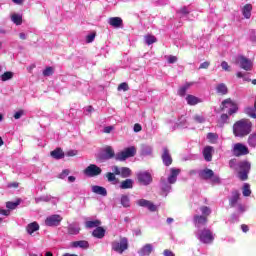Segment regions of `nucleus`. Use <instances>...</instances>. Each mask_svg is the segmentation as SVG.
Segmentation results:
<instances>
[{
  "mask_svg": "<svg viewBox=\"0 0 256 256\" xmlns=\"http://www.w3.org/2000/svg\"><path fill=\"white\" fill-rule=\"evenodd\" d=\"M118 91H129V84L123 82L118 86Z\"/></svg>",
  "mask_w": 256,
  "mask_h": 256,
  "instance_id": "obj_55",
  "label": "nucleus"
},
{
  "mask_svg": "<svg viewBox=\"0 0 256 256\" xmlns=\"http://www.w3.org/2000/svg\"><path fill=\"white\" fill-rule=\"evenodd\" d=\"M162 163L165 165V167H170L173 163V158L171 157V154L169 153V148L163 147L162 148Z\"/></svg>",
  "mask_w": 256,
  "mask_h": 256,
  "instance_id": "obj_17",
  "label": "nucleus"
},
{
  "mask_svg": "<svg viewBox=\"0 0 256 256\" xmlns=\"http://www.w3.org/2000/svg\"><path fill=\"white\" fill-rule=\"evenodd\" d=\"M69 169H64L58 176L59 179H65L69 176Z\"/></svg>",
  "mask_w": 256,
  "mask_h": 256,
  "instance_id": "obj_56",
  "label": "nucleus"
},
{
  "mask_svg": "<svg viewBox=\"0 0 256 256\" xmlns=\"http://www.w3.org/2000/svg\"><path fill=\"white\" fill-rule=\"evenodd\" d=\"M207 139L210 143H217V139H219V135L217 133L209 132L207 134Z\"/></svg>",
  "mask_w": 256,
  "mask_h": 256,
  "instance_id": "obj_48",
  "label": "nucleus"
},
{
  "mask_svg": "<svg viewBox=\"0 0 256 256\" xmlns=\"http://www.w3.org/2000/svg\"><path fill=\"white\" fill-rule=\"evenodd\" d=\"M152 4L154 7H165V5H169V0H153Z\"/></svg>",
  "mask_w": 256,
  "mask_h": 256,
  "instance_id": "obj_46",
  "label": "nucleus"
},
{
  "mask_svg": "<svg viewBox=\"0 0 256 256\" xmlns=\"http://www.w3.org/2000/svg\"><path fill=\"white\" fill-rule=\"evenodd\" d=\"M171 185H175L174 183H170L169 179L162 177L160 179V183H159V187L160 190L162 192V195H164V197H167V195H169V193H171Z\"/></svg>",
  "mask_w": 256,
  "mask_h": 256,
  "instance_id": "obj_14",
  "label": "nucleus"
},
{
  "mask_svg": "<svg viewBox=\"0 0 256 256\" xmlns=\"http://www.w3.org/2000/svg\"><path fill=\"white\" fill-rule=\"evenodd\" d=\"M129 249V240L127 237H123L120 239V242L114 241L112 242V251L119 253L122 255L123 252Z\"/></svg>",
  "mask_w": 256,
  "mask_h": 256,
  "instance_id": "obj_8",
  "label": "nucleus"
},
{
  "mask_svg": "<svg viewBox=\"0 0 256 256\" xmlns=\"http://www.w3.org/2000/svg\"><path fill=\"white\" fill-rule=\"evenodd\" d=\"M73 249H89V242L86 240L74 241L71 243Z\"/></svg>",
  "mask_w": 256,
  "mask_h": 256,
  "instance_id": "obj_28",
  "label": "nucleus"
},
{
  "mask_svg": "<svg viewBox=\"0 0 256 256\" xmlns=\"http://www.w3.org/2000/svg\"><path fill=\"white\" fill-rule=\"evenodd\" d=\"M101 173H103V170L97 164H90L84 169V175L86 177H99Z\"/></svg>",
  "mask_w": 256,
  "mask_h": 256,
  "instance_id": "obj_11",
  "label": "nucleus"
},
{
  "mask_svg": "<svg viewBox=\"0 0 256 256\" xmlns=\"http://www.w3.org/2000/svg\"><path fill=\"white\" fill-rule=\"evenodd\" d=\"M241 216L239 215V214H232V216H231V223H239V218H240Z\"/></svg>",
  "mask_w": 256,
  "mask_h": 256,
  "instance_id": "obj_59",
  "label": "nucleus"
},
{
  "mask_svg": "<svg viewBox=\"0 0 256 256\" xmlns=\"http://www.w3.org/2000/svg\"><path fill=\"white\" fill-rule=\"evenodd\" d=\"M231 153L234 157H243L249 155V148L243 143H236L234 144Z\"/></svg>",
  "mask_w": 256,
  "mask_h": 256,
  "instance_id": "obj_10",
  "label": "nucleus"
},
{
  "mask_svg": "<svg viewBox=\"0 0 256 256\" xmlns=\"http://www.w3.org/2000/svg\"><path fill=\"white\" fill-rule=\"evenodd\" d=\"M236 76L238 77V79H243V81H247L248 83L252 81L251 78L245 77V74H243L242 72H237Z\"/></svg>",
  "mask_w": 256,
  "mask_h": 256,
  "instance_id": "obj_54",
  "label": "nucleus"
},
{
  "mask_svg": "<svg viewBox=\"0 0 256 256\" xmlns=\"http://www.w3.org/2000/svg\"><path fill=\"white\" fill-rule=\"evenodd\" d=\"M216 91L220 95H227V93H229V89L227 88V85H225L224 83L218 84L216 87Z\"/></svg>",
  "mask_w": 256,
  "mask_h": 256,
  "instance_id": "obj_39",
  "label": "nucleus"
},
{
  "mask_svg": "<svg viewBox=\"0 0 256 256\" xmlns=\"http://www.w3.org/2000/svg\"><path fill=\"white\" fill-rule=\"evenodd\" d=\"M51 199V195H43L40 197L35 198V203H49V200Z\"/></svg>",
  "mask_w": 256,
  "mask_h": 256,
  "instance_id": "obj_49",
  "label": "nucleus"
},
{
  "mask_svg": "<svg viewBox=\"0 0 256 256\" xmlns=\"http://www.w3.org/2000/svg\"><path fill=\"white\" fill-rule=\"evenodd\" d=\"M137 154V148L135 146H130L124 148L122 152L116 154L115 159L116 161H127L129 157H135Z\"/></svg>",
  "mask_w": 256,
  "mask_h": 256,
  "instance_id": "obj_7",
  "label": "nucleus"
},
{
  "mask_svg": "<svg viewBox=\"0 0 256 256\" xmlns=\"http://www.w3.org/2000/svg\"><path fill=\"white\" fill-rule=\"evenodd\" d=\"M138 183L140 185H143L144 187H147L153 183V176L149 171H140L136 174Z\"/></svg>",
  "mask_w": 256,
  "mask_h": 256,
  "instance_id": "obj_9",
  "label": "nucleus"
},
{
  "mask_svg": "<svg viewBox=\"0 0 256 256\" xmlns=\"http://www.w3.org/2000/svg\"><path fill=\"white\" fill-rule=\"evenodd\" d=\"M108 23L111 27H114V29L123 27V19H121V17H111L109 18Z\"/></svg>",
  "mask_w": 256,
  "mask_h": 256,
  "instance_id": "obj_25",
  "label": "nucleus"
},
{
  "mask_svg": "<svg viewBox=\"0 0 256 256\" xmlns=\"http://www.w3.org/2000/svg\"><path fill=\"white\" fill-rule=\"evenodd\" d=\"M11 19L15 25H21L23 23V16L21 14H13Z\"/></svg>",
  "mask_w": 256,
  "mask_h": 256,
  "instance_id": "obj_45",
  "label": "nucleus"
},
{
  "mask_svg": "<svg viewBox=\"0 0 256 256\" xmlns=\"http://www.w3.org/2000/svg\"><path fill=\"white\" fill-rule=\"evenodd\" d=\"M111 171L113 172H107L106 173V179L108 183H112V185H117L119 183V179L116 175H119L121 179H129L131 175L133 174V171H131V168L129 167H119L117 165L111 166Z\"/></svg>",
  "mask_w": 256,
  "mask_h": 256,
  "instance_id": "obj_2",
  "label": "nucleus"
},
{
  "mask_svg": "<svg viewBox=\"0 0 256 256\" xmlns=\"http://www.w3.org/2000/svg\"><path fill=\"white\" fill-rule=\"evenodd\" d=\"M40 226L39 223L37 222H31L26 226V231L28 233V235H32L35 233V231H39Z\"/></svg>",
  "mask_w": 256,
  "mask_h": 256,
  "instance_id": "obj_32",
  "label": "nucleus"
},
{
  "mask_svg": "<svg viewBox=\"0 0 256 256\" xmlns=\"http://www.w3.org/2000/svg\"><path fill=\"white\" fill-rule=\"evenodd\" d=\"M251 11H253V6L251 4H246L242 8V14L245 19H251Z\"/></svg>",
  "mask_w": 256,
  "mask_h": 256,
  "instance_id": "obj_35",
  "label": "nucleus"
},
{
  "mask_svg": "<svg viewBox=\"0 0 256 256\" xmlns=\"http://www.w3.org/2000/svg\"><path fill=\"white\" fill-rule=\"evenodd\" d=\"M51 157H53V159H63L65 157V152H63V150L61 148H56L55 150H53L50 153Z\"/></svg>",
  "mask_w": 256,
  "mask_h": 256,
  "instance_id": "obj_34",
  "label": "nucleus"
},
{
  "mask_svg": "<svg viewBox=\"0 0 256 256\" xmlns=\"http://www.w3.org/2000/svg\"><path fill=\"white\" fill-rule=\"evenodd\" d=\"M139 207H145L146 209L150 210L152 213L157 211V205L153 204V202L146 200V199H139L137 202Z\"/></svg>",
  "mask_w": 256,
  "mask_h": 256,
  "instance_id": "obj_15",
  "label": "nucleus"
},
{
  "mask_svg": "<svg viewBox=\"0 0 256 256\" xmlns=\"http://www.w3.org/2000/svg\"><path fill=\"white\" fill-rule=\"evenodd\" d=\"M113 157H117V155H115V150H113L111 146L106 147L101 154V158L104 161H109V159H113Z\"/></svg>",
  "mask_w": 256,
  "mask_h": 256,
  "instance_id": "obj_20",
  "label": "nucleus"
},
{
  "mask_svg": "<svg viewBox=\"0 0 256 256\" xmlns=\"http://www.w3.org/2000/svg\"><path fill=\"white\" fill-rule=\"evenodd\" d=\"M133 185H135V181L131 178H126L120 183L119 187L120 189H133Z\"/></svg>",
  "mask_w": 256,
  "mask_h": 256,
  "instance_id": "obj_30",
  "label": "nucleus"
},
{
  "mask_svg": "<svg viewBox=\"0 0 256 256\" xmlns=\"http://www.w3.org/2000/svg\"><path fill=\"white\" fill-rule=\"evenodd\" d=\"M144 43L146 45H153V43H157V37L151 34H147L144 36Z\"/></svg>",
  "mask_w": 256,
  "mask_h": 256,
  "instance_id": "obj_41",
  "label": "nucleus"
},
{
  "mask_svg": "<svg viewBox=\"0 0 256 256\" xmlns=\"http://www.w3.org/2000/svg\"><path fill=\"white\" fill-rule=\"evenodd\" d=\"M120 203L124 209H129V207H131V199L125 194L120 197Z\"/></svg>",
  "mask_w": 256,
  "mask_h": 256,
  "instance_id": "obj_38",
  "label": "nucleus"
},
{
  "mask_svg": "<svg viewBox=\"0 0 256 256\" xmlns=\"http://www.w3.org/2000/svg\"><path fill=\"white\" fill-rule=\"evenodd\" d=\"M210 65H211V63L209 61H205L200 64L199 69H209Z\"/></svg>",
  "mask_w": 256,
  "mask_h": 256,
  "instance_id": "obj_62",
  "label": "nucleus"
},
{
  "mask_svg": "<svg viewBox=\"0 0 256 256\" xmlns=\"http://www.w3.org/2000/svg\"><path fill=\"white\" fill-rule=\"evenodd\" d=\"M10 79H13V72L11 71L4 72L2 75H0V81H10Z\"/></svg>",
  "mask_w": 256,
  "mask_h": 256,
  "instance_id": "obj_44",
  "label": "nucleus"
},
{
  "mask_svg": "<svg viewBox=\"0 0 256 256\" xmlns=\"http://www.w3.org/2000/svg\"><path fill=\"white\" fill-rule=\"evenodd\" d=\"M247 143L251 149H256V132L249 135Z\"/></svg>",
  "mask_w": 256,
  "mask_h": 256,
  "instance_id": "obj_40",
  "label": "nucleus"
},
{
  "mask_svg": "<svg viewBox=\"0 0 256 256\" xmlns=\"http://www.w3.org/2000/svg\"><path fill=\"white\" fill-rule=\"evenodd\" d=\"M228 165L230 169L236 171L238 179L240 181H247L249 179V173H251V162L248 160L238 161L237 158L229 160Z\"/></svg>",
  "mask_w": 256,
  "mask_h": 256,
  "instance_id": "obj_1",
  "label": "nucleus"
},
{
  "mask_svg": "<svg viewBox=\"0 0 256 256\" xmlns=\"http://www.w3.org/2000/svg\"><path fill=\"white\" fill-rule=\"evenodd\" d=\"M189 87H191V84L190 83H186L185 85L181 86L179 89H178V95L180 97H185V95H187V90L189 89Z\"/></svg>",
  "mask_w": 256,
  "mask_h": 256,
  "instance_id": "obj_42",
  "label": "nucleus"
},
{
  "mask_svg": "<svg viewBox=\"0 0 256 256\" xmlns=\"http://www.w3.org/2000/svg\"><path fill=\"white\" fill-rule=\"evenodd\" d=\"M193 119H194L195 123H200V124L205 123V121H206L205 116L199 115V114L194 115Z\"/></svg>",
  "mask_w": 256,
  "mask_h": 256,
  "instance_id": "obj_52",
  "label": "nucleus"
},
{
  "mask_svg": "<svg viewBox=\"0 0 256 256\" xmlns=\"http://www.w3.org/2000/svg\"><path fill=\"white\" fill-rule=\"evenodd\" d=\"M237 211H238V213L243 214V213H245V211H247V209L245 208V206L243 204H238Z\"/></svg>",
  "mask_w": 256,
  "mask_h": 256,
  "instance_id": "obj_63",
  "label": "nucleus"
},
{
  "mask_svg": "<svg viewBox=\"0 0 256 256\" xmlns=\"http://www.w3.org/2000/svg\"><path fill=\"white\" fill-rule=\"evenodd\" d=\"M92 235L93 237H96V239H103V237H105V230L103 227L98 226L93 230Z\"/></svg>",
  "mask_w": 256,
  "mask_h": 256,
  "instance_id": "obj_33",
  "label": "nucleus"
},
{
  "mask_svg": "<svg viewBox=\"0 0 256 256\" xmlns=\"http://www.w3.org/2000/svg\"><path fill=\"white\" fill-rule=\"evenodd\" d=\"M19 205H21V199H18L15 202L9 201L6 203L7 209H11V210L17 209V207H19Z\"/></svg>",
  "mask_w": 256,
  "mask_h": 256,
  "instance_id": "obj_43",
  "label": "nucleus"
},
{
  "mask_svg": "<svg viewBox=\"0 0 256 256\" xmlns=\"http://www.w3.org/2000/svg\"><path fill=\"white\" fill-rule=\"evenodd\" d=\"M155 251V246L153 244H145L138 250V255L149 256Z\"/></svg>",
  "mask_w": 256,
  "mask_h": 256,
  "instance_id": "obj_18",
  "label": "nucleus"
},
{
  "mask_svg": "<svg viewBox=\"0 0 256 256\" xmlns=\"http://www.w3.org/2000/svg\"><path fill=\"white\" fill-rule=\"evenodd\" d=\"M181 173V169L179 168H170V174L168 176L169 183H177V177H179V174Z\"/></svg>",
  "mask_w": 256,
  "mask_h": 256,
  "instance_id": "obj_23",
  "label": "nucleus"
},
{
  "mask_svg": "<svg viewBox=\"0 0 256 256\" xmlns=\"http://www.w3.org/2000/svg\"><path fill=\"white\" fill-rule=\"evenodd\" d=\"M175 129H187V119L181 116L179 122L171 126L172 131H175Z\"/></svg>",
  "mask_w": 256,
  "mask_h": 256,
  "instance_id": "obj_29",
  "label": "nucleus"
},
{
  "mask_svg": "<svg viewBox=\"0 0 256 256\" xmlns=\"http://www.w3.org/2000/svg\"><path fill=\"white\" fill-rule=\"evenodd\" d=\"M167 61H168V63H170V64L177 63V56L169 55V56L167 57Z\"/></svg>",
  "mask_w": 256,
  "mask_h": 256,
  "instance_id": "obj_60",
  "label": "nucleus"
},
{
  "mask_svg": "<svg viewBox=\"0 0 256 256\" xmlns=\"http://www.w3.org/2000/svg\"><path fill=\"white\" fill-rule=\"evenodd\" d=\"M92 111H95L93 106H87V107L84 108V115H91Z\"/></svg>",
  "mask_w": 256,
  "mask_h": 256,
  "instance_id": "obj_58",
  "label": "nucleus"
},
{
  "mask_svg": "<svg viewBox=\"0 0 256 256\" xmlns=\"http://www.w3.org/2000/svg\"><path fill=\"white\" fill-rule=\"evenodd\" d=\"M177 15L180 17V19H184L185 21H193V18H191V9H189L187 6H184L178 10Z\"/></svg>",
  "mask_w": 256,
  "mask_h": 256,
  "instance_id": "obj_16",
  "label": "nucleus"
},
{
  "mask_svg": "<svg viewBox=\"0 0 256 256\" xmlns=\"http://www.w3.org/2000/svg\"><path fill=\"white\" fill-rule=\"evenodd\" d=\"M61 221H63V217H61V215L53 214L45 219V225L46 227H59V225H61Z\"/></svg>",
  "mask_w": 256,
  "mask_h": 256,
  "instance_id": "obj_13",
  "label": "nucleus"
},
{
  "mask_svg": "<svg viewBox=\"0 0 256 256\" xmlns=\"http://www.w3.org/2000/svg\"><path fill=\"white\" fill-rule=\"evenodd\" d=\"M194 225L197 229H201V227H205V225H207V217L201 216V215H195Z\"/></svg>",
  "mask_w": 256,
  "mask_h": 256,
  "instance_id": "obj_21",
  "label": "nucleus"
},
{
  "mask_svg": "<svg viewBox=\"0 0 256 256\" xmlns=\"http://www.w3.org/2000/svg\"><path fill=\"white\" fill-rule=\"evenodd\" d=\"M242 193L244 197H251V186L248 183L244 184Z\"/></svg>",
  "mask_w": 256,
  "mask_h": 256,
  "instance_id": "obj_50",
  "label": "nucleus"
},
{
  "mask_svg": "<svg viewBox=\"0 0 256 256\" xmlns=\"http://www.w3.org/2000/svg\"><path fill=\"white\" fill-rule=\"evenodd\" d=\"M240 197L241 193H239V190H233L231 192V196L228 197L230 207H237V203H239Z\"/></svg>",
  "mask_w": 256,
  "mask_h": 256,
  "instance_id": "obj_19",
  "label": "nucleus"
},
{
  "mask_svg": "<svg viewBox=\"0 0 256 256\" xmlns=\"http://www.w3.org/2000/svg\"><path fill=\"white\" fill-rule=\"evenodd\" d=\"M200 211L202 213V217H209V214L211 213V208L208 206H202L200 208Z\"/></svg>",
  "mask_w": 256,
  "mask_h": 256,
  "instance_id": "obj_51",
  "label": "nucleus"
},
{
  "mask_svg": "<svg viewBox=\"0 0 256 256\" xmlns=\"http://www.w3.org/2000/svg\"><path fill=\"white\" fill-rule=\"evenodd\" d=\"M44 77H50V75H53V67H47L43 70Z\"/></svg>",
  "mask_w": 256,
  "mask_h": 256,
  "instance_id": "obj_53",
  "label": "nucleus"
},
{
  "mask_svg": "<svg viewBox=\"0 0 256 256\" xmlns=\"http://www.w3.org/2000/svg\"><path fill=\"white\" fill-rule=\"evenodd\" d=\"M221 67L223 71H231V66H229V63H227V61H222Z\"/></svg>",
  "mask_w": 256,
  "mask_h": 256,
  "instance_id": "obj_57",
  "label": "nucleus"
},
{
  "mask_svg": "<svg viewBox=\"0 0 256 256\" xmlns=\"http://www.w3.org/2000/svg\"><path fill=\"white\" fill-rule=\"evenodd\" d=\"M236 62L239 64L240 69H244V71H251V69H253V62L251 59L243 55L238 56Z\"/></svg>",
  "mask_w": 256,
  "mask_h": 256,
  "instance_id": "obj_12",
  "label": "nucleus"
},
{
  "mask_svg": "<svg viewBox=\"0 0 256 256\" xmlns=\"http://www.w3.org/2000/svg\"><path fill=\"white\" fill-rule=\"evenodd\" d=\"M186 102H187V105H190L191 107H193L195 105H199V103H203V99H201L197 96L188 94L186 96Z\"/></svg>",
  "mask_w": 256,
  "mask_h": 256,
  "instance_id": "obj_24",
  "label": "nucleus"
},
{
  "mask_svg": "<svg viewBox=\"0 0 256 256\" xmlns=\"http://www.w3.org/2000/svg\"><path fill=\"white\" fill-rule=\"evenodd\" d=\"M222 111L228 115H235L239 111V106L231 98H228L222 102Z\"/></svg>",
  "mask_w": 256,
  "mask_h": 256,
  "instance_id": "obj_6",
  "label": "nucleus"
},
{
  "mask_svg": "<svg viewBox=\"0 0 256 256\" xmlns=\"http://www.w3.org/2000/svg\"><path fill=\"white\" fill-rule=\"evenodd\" d=\"M189 175H198L199 179L208 181L210 185H221V177L209 168L190 170Z\"/></svg>",
  "mask_w": 256,
  "mask_h": 256,
  "instance_id": "obj_3",
  "label": "nucleus"
},
{
  "mask_svg": "<svg viewBox=\"0 0 256 256\" xmlns=\"http://www.w3.org/2000/svg\"><path fill=\"white\" fill-rule=\"evenodd\" d=\"M81 231V227H79V224L77 223H71L67 227L68 235H79Z\"/></svg>",
  "mask_w": 256,
  "mask_h": 256,
  "instance_id": "obj_27",
  "label": "nucleus"
},
{
  "mask_svg": "<svg viewBox=\"0 0 256 256\" xmlns=\"http://www.w3.org/2000/svg\"><path fill=\"white\" fill-rule=\"evenodd\" d=\"M203 157L205 159V161H207L208 163L213 161V147L212 146H206L203 149Z\"/></svg>",
  "mask_w": 256,
  "mask_h": 256,
  "instance_id": "obj_26",
  "label": "nucleus"
},
{
  "mask_svg": "<svg viewBox=\"0 0 256 256\" xmlns=\"http://www.w3.org/2000/svg\"><path fill=\"white\" fill-rule=\"evenodd\" d=\"M92 192L96 195H101L102 197H107V189L103 186L94 185L92 186Z\"/></svg>",
  "mask_w": 256,
  "mask_h": 256,
  "instance_id": "obj_31",
  "label": "nucleus"
},
{
  "mask_svg": "<svg viewBox=\"0 0 256 256\" xmlns=\"http://www.w3.org/2000/svg\"><path fill=\"white\" fill-rule=\"evenodd\" d=\"M163 255L164 256H175V253H173V251H171L169 249H166V250H164Z\"/></svg>",
  "mask_w": 256,
  "mask_h": 256,
  "instance_id": "obj_64",
  "label": "nucleus"
},
{
  "mask_svg": "<svg viewBox=\"0 0 256 256\" xmlns=\"http://www.w3.org/2000/svg\"><path fill=\"white\" fill-rule=\"evenodd\" d=\"M254 107H247L245 108V113L248 117H252V119H256V112Z\"/></svg>",
  "mask_w": 256,
  "mask_h": 256,
  "instance_id": "obj_47",
  "label": "nucleus"
},
{
  "mask_svg": "<svg viewBox=\"0 0 256 256\" xmlns=\"http://www.w3.org/2000/svg\"><path fill=\"white\" fill-rule=\"evenodd\" d=\"M253 124L249 120H239L233 125V134L235 137H247L251 133Z\"/></svg>",
  "mask_w": 256,
  "mask_h": 256,
  "instance_id": "obj_4",
  "label": "nucleus"
},
{
  "mask_svg": "<svg viewBox=\"0 0 256 256\" xmlns=\"http://www.w3.org/2000/svg\"><path fill=\"white\" fill-rule=\"evenodd\" d=\"M194 234L195 237L199 239L200 243H204L205 245H209V243H213L215 240V236L209 228L197 229Z\"/></svg>",
  "mask_w": 256,
  "mask_h": 256,
  "instance_id": "obj_5",
  "label": "nucleus"
},
{
  "mask_svg": "<svg viewBox=\"0 0 256 256\" xmlns=\"http://www.w3.org/2000/svg\"><path fill=\"white\" fill-rule=\"evenodd\" d=\"M86 229H97V227H101V220H88L85 222Z\"/></svg>",
  "mask_w": 256,
  "mask_h": 256,
  "instance_id": "obj_36",
  "label": "nucleus"
},
{
  "mask_svg": "<svg viewBox=\"0 0 256 256\" xmlns=\"http://www.w3.org/2000/svg\"><path fill=\"white\" fill-rule=\"evenodd\" d=\"M231 115H228L227 113L221 114L220 118L218 119V124L220 127H223V125H227L230 123V118Z\"/></svg>",
  "mask_w": 256,
  "mask_h": 256,
  "instance_id": "obj_37",
  "label": "nucleus"
},
{
  "mask_svg": "<svg viewBox=\"0 0 256 256\" xmlns=\"http://www.w3.org/2000/svg\"><path fill=\"white\" fill-rule=\"evenodd\" d=\"M23 115H25V111L19 110V111L15 112L14 119H19L20 117H23Z\"/></svg>",
  "mask_w": 256,
  "mask_h": 256,
  "instance_id": "obj_61",
  "label": "nucleus"
},
{
  "mask_svg": "<svg viewBox=\"0 0 256 256\" xmlns=\"http://www.w3.org/2000/svg\"><path fill=\"white\" fill-rule=\"evenodd\" d=\"M141 157H150L153 155V146L149 144H142L140 148Z\"/></svg>",
  "mask_w": 256,
  "mask_h": 256,
  "instance_id": "obj_22",
  "label": "nucleus"
}]
</instances>
